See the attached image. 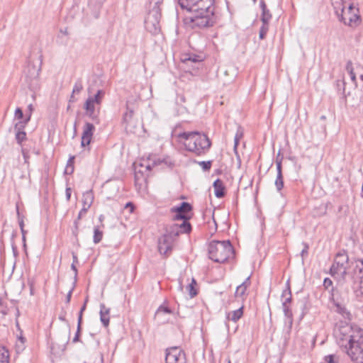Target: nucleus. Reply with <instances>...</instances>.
<instances>
[{
    "label": "nucleus",
    "mask_w": 363,
    "mask_h": 363,
    "mask_svg": "<svg viewBox=\"0 0 363 363\" xmlns=\"http://www.w3.org/2000/svg\"><path fill=\"white\" fill-rule=\"evenodd\" d=\"M72 291H73V288L71 289L69 291V292L67 293V296H66V301H67V303H69V301H70V299H71V297H72Z\"/></svg>",
    "instance_id": "48"
},
{
    "label": "nucleus",
    "mask_w": 363,
    "mask_h": 363,
    "mask_svg": "<svg viewBox=\"0 0 363 363\" xmlns=\"http://www.w3.org/2000/svg\"><path fill=\"white\" fill-rule=\"evenodd\" d=\"M30 119V114L23 121H19L15 125L16 139L18 144H21L26 138V133L23 129Z\"/></svg>",
    "instance_id": "14"
},
{
    "label": "nucleus",
    "mask_w": 363,
    "mask_h": 363,
    "mask_svg": "<svg viewBox=\"0 0 363 363\" xmlns=\"http://www.w3.org/2000/svg\"><path fill=\"white\" fill-rule=\"evenodd\" d=\"M133 116V111L132 110H127V111L123 115V121L125 123H129L131 118Z\"/></svg>",
    "instance_id": "37"
},
{
    "label": "nucleus",
    "mask_w": 363,
    "mask_h": 363,
    "mask_svg": "<svg viewBox=\"0 0 363 363\" xmlns=\"http://www.w3.org/2000/svg\"><path fill=\"white\" fill-rule=\"evenodd\" d=\"M308 245L306 243H304V248L302 250L301 255L302 257L308 255Z\"/></svg>",
    "instance_id": "46"
},
{
    "label": "nucleus",
    "mask_w": 363,
    "mask_h": 363,
    "mask_svg": "<svg viewBox=\"0 0 363 363\" xmlns=\"http://www.w3.org/2000/svg\"><path fill=\"white\" fill-rule=\"evenodd\" d=\"M162 0H150V10L145 21L146 30L153 35H157L160 31L161 9L160 4Z\"/></svg>",
    "instance_id": "6"
},
{
    "label": "nucleus",
    "mask_w": 363,
    "mask_h": 363,
    "mask_svg": "<svg viewBox=\"0 0 363 363\" xmlns=\"http://www.w3.org/2000/svg\"><path fill=\"white\" fill-rule=\"evenodd\" d=\"M185 354L181 348L172 347L166 350L165 363H184Z\"/></svg>",
    "instance_id": "11"
},
{
    "label": "nucleus",
    "mask_w": 363,
    "mask_h": 363,
    "mask_svg": "<svg viewBox=\"0 0 363 363\" xmlns=\"http://www.w3.org/2000/svg\"><path fill=\"white\" fill-rule=\"evenodd\" d=\"M22 152H23V158H24V160H25V162H26V163L28 162V160L29 157H28V153H27V152H26V151H25L24 150H23Z\"/></svg>",
    "instance_id": "49"
},
{
    "label": "nucleus",
    "mask_w": 363,
    "mask_h": 363,
    "mask_svg": "<svg viewBox=\"0 0 363 363\" xmlns=\"http://www.w3.org/2000/svg\"><path fill=\"white\" fill-rule=\"evenodd\" d=\"M18 340L21 342V343L22 345H23V344H24V342H25V340H25V338H24V337H19Z\"/></svg>",
    "instance_id": "57"
},
{
    "label": "nucleus",
    "mask_w": 363,
    "mask_h": 363,
    "mask_svg": "<svg viewBox=\"0 0 363 363\" xmlns=\"http://www.w3.org/2000/svg\"><path fill=\"white\" fill-rule=\"evenodd\" d=\"M83 89V85H82V81L80 80H78L75 83H74V85L73 86V89H72V94H79L81 92V91ZM70 101H74V96L72 95L71 96V99Z\"/></svg>",
    "instance_id": "29"
},
{
    "label": "nucleus",
    "mask_w": 363,
    "mask_h": 363,
    "mask_svg": "<svg viewBox=\"0 0 363 363\" xmlns=\"http://www.w3.org/2000/svg\"><path fill=\"white\" fill-rule=\"evenodd\" d=\"M72 189L70 187H67L65 190L66 199L67 201L70 200Z\"/></svg>",
    "instance_id": "45"
},
{
    "label": "nucleus",
    "mask_w": 363,
    "mask_h": 363,
    "mask_svg": "<svg viewBox=\"0 0 363 363\" xmlns=\"http://www.w3.org/2000/svg\"><path fill=\"white\" fill-rule=\"evenodd\" d=\"M80 330H81V327H79V325H77V332H76L75 335L72 340L73 343H76L79 341Z\"/></svg>",
    "instance_id": "41"
},
{
    "label": "nucleus",
    "mask_w": 363,
    "mask_h": 363,
    "mask_svg": "<svg viewBox=\"0 0 363 363\" xmlns=\"http://www.w3.org/2000/svg\"><path fill=\"white\" fill-rule=\"evenodd\" d=\"M242 286H245L247 289L250 287L251 283H250V277L249 276L245 279V280L240 284Z\"/></svg>",
    "instance_id": "44"
},
{
    "label": "nucleus",
    "mask_w": 363,
    "mask_h": 363,
    "mask_svg": "<svg viewBox=\"0 0 363 363\" xmlns=\"http://www.w3.org/2000/svg\"><path fill=\"white\" fill-rule=\"evenodd\" d=\"M94 194L91 190L86 191L82 195V204L83 207L88 209L91 206L94 201Z\"/></svg>",
    "instance_id": "17"
},
{
    "label": "nucleus",
    "mask_w": 363,
    "mask_h": 363,
    "mask_svg": "<svg viewBox=\"0 0 363 363\" xmlns=\"http://www.w3.org/2000/svg\"><path fill=\"white\" fill-rule=\"evenodd\" d=\"M183 9L192 13V27L199 28L213 26L216 22L214 0H179Z\"/></svg>",
    "instance_id": "2"
},
{
    "label": "nucleus",
    "mask_w": 363,
    "mask_h": 363,
    "mask_svg": "<svg viewBox=\"0 0 363 363\" xmlns=\"http://www.w3.org/2000/svg\"><path fill=\"white\" fill-rule=\"evenodd\" d=\"M268 30H269V23H262V26H261L260 30H259V39L262 40L265 38V36L268 32Z\"/></svg>",
    "instance_id": "34"
},
{
    "label": "nucleus",
    "mask_w": 363,
    "mask_h": 363,
    "mask_svg": "<svg viewBox=\"0 0 363 363\" xmlns=\"http://www.w3.org/2000/svg\"><path fill=\"white\" fill-rule=\"evenodd\" d=\"M94 130L95 127L92 123H86L84 124L81 141L82 147H86L90 144Z\"/></svg>",
    "instance_id": "13"
},
{
    "label": "nucleus",
    "mask_w": 363,
    "mask_h": 363,
    "mask_svg": "<svg viewBox=\"0 0 363 363\" xmlns=\"http://www.w3.org/2000/svg\"><path fill=\"white\" fill-rule=\"evenodd\" d=\"M72 258H73V262L72 263L74 264H77L78 263V258H77V256L75 253H72Z\"/></svg>",
    "instance_id": "52"
},
{
    "label": "nucleus",
    "mask_w": 363,
    "mask_h": 363,
    "mask_svg": "<svg viewBox=\"0 0 363 363\" xmlns=\"http://www.w3.org/2000/svg\"><path fill=\"white\" fill-rule=\"evenodd\" d=\"M276 164H277V175H279V174L283 175L282 170H281V160H277Z\"/></svg>",
    "instance_id": "43"
},
{
    "label": "nucleus",
    "mask_w": 363,
    "mask_h": 363,
    "mask_svg": "<svg viewBox=\"0 0 363 363\" xmlns=\"http://www.w3.org/2000/svg\"><path fill=\"white\" fill-rule=\"evenodd\" d=\"M196 284V282L194 279H191V282L189 284V285L186 286V290L188 291L189 296L191 298L194 297L197 294V291L195 289V285Z\"/></svg>",
    "instance_id": "28"
},
{
    "label": "nucleus",
    "mask_w": 363,
    "mask_h": 363,
    "mask_svg": "<svg viewBox=\"0 0 363 363\" xmlns=\"http://www.w3.org/2000/svg\"><path fill=\"white\" fill-rule=\"evenodd\" d=\"M105 91L102 89L97 91L94 96H89L85 101L84 109L85 115L96 123H99V115Z\"/></svg>",
    "instance_id": "7"
},
{
    "label": "nucleus",
    "mask_w": 363,
    "mask_h": 363,
    "mask_svg": "<svg viewBox=\"0 0 363 363\" xmlns=\"http://www.w3.org/2000/svg\"><path fill=\"white\" fill-rule=\"evenodd\" d=\"M203 171H208L211 168V161H201L199 162Z\"/></svg>",
    "instance_id": "36"
},
{
    "label": "nucleus",
    "mask_w": 363,
    "mask_h": 363,
    "mask_svg": "<svg viewBox=\"0 0 363 363\" xmlns=\"http://www.w3.org/2000/svg\"><path fill=\"white\" fill-rule=\"evenodd\" d=\"M63 33H64L65 35H67V34H68V33H67V30H65V31H63Z\"/></svg>",
    "instance_id": "64"
},
{
    "label": "nucleus",
    "mask_w": 363,
    "mask_h": 363,
    "mask_svg": "<svg viewBox=\"0 0 363 363\" xmlns=\"http://www.w3.org/2000/svg\"><path fill=\"white\" fill-rule=\"evenodd\" d=\"M213 186L214 188L215 196L217 198H222L225 196V188L224 186L223 182L220 179H217L213 182Z\"/></svg>",
    "instance_id": "16"
},
{
    "label": "nucleus",
    "mask_w": 363,
    "mask_h": 363,
    "mask_svg": "<svg viewBox=\"0 0 363 363\" xmlns=\"http://www.w3.org/2000/svg\"><path fill=\"white\" fill-rule=\"evenodd\" d=\"M181 224H177L179 231L182 233H189L191 231V225L189 222V220H182Z\"/></svg>",
    "instance_id": "22"
},
{
    "label": "nucleus",
    "mask_w": 363,
    "mask_h": 363,
    "mask_svg": "<svg viewBox=\"0 0 363 363\" xmlns=\"http://www.w3.org/2000/svg\"><path fill=\"white\" fill-rule=\"evenodd\" d=\"M349 257L345 250L338 252L330 269V274L333 277H341L343 279L347 273Z\"/></svg>",
    "instance_id": "8"
},
{
    "label": "nucleus",
    "mask_w": 363,
    "mask_h": 363,
    "mask_svg": "<svg viewBox=\"0 0 363 363\" xmlns=\"http://www.w3.org/2000/svg\"><path fill=\"white\" fill-rule=\"evenodd\" d=\"M82 320V314L79 313V317H78V323H77V325H79V327H81Z\"/></svg>",
    "instance_id": "56"
},
{
    "label": "nucleus",
    "mask_w": 363,
    "mask_h": 363,
    "mask_svg": "<svg viewBox=\"0 0 363 363\" xmlns=\"http://www.w3.org/2000/svg\"><path fill=\"white\" fill-rule=\"evenodd\" d=\"M21 231L22 233V236L26 235V231L24 230V228H23V230H21Z\"/></svg>",
    "instance_id": "60"
},
{
    "label": "nucleus",
    "mask_w": 363,
    "mask_h": 363,
    "mask_svg": "<svg viewBox=\"0 0 363 363\" xmlns=\"http://www.w3.org/2000/svg\"><path fill=\"white\" fill-rule=\"evenodd\" d=\"M333 4L335 13L340 21L349 26L357 25L359 20L358 9L351 4H343L342 0H336Z\"/></svg>",
    "instance_id": "5"
},
{
    "label": "nucleus",
    "mask_w": 363,
    "mask_h": 363,
    "mask_svg": "<svg viewBox=\"0 0 363 363\" xmlns=\"http://www.w3.org/2000/svg\"><path fill=\"white\" fill-rule=\"evenodd\" d=\"M208 256L215 262L224 263L234 257V249L229 240H213L208 247Z\"/></svg>",
    "instance_id": "4"
},
{
    "label": "nucleus",
    "mask_w": 363,
    "mask_h": 363,
    "mask_svg": "<svg viewBox=\"0 0 363 363\" xmlns=\"http://www.w3.org/2000/svg\"><path fill=\"white\" fill-rule=\"evenodd\" d=\"M243 315V306L237 310L229 312L227 315V319L233 322H237Z\"/></svg>",
    "instance_id": "21"
},
{
    "label": "nucleus",
    "mask_w": 363,
    "mask_h": 363,
    "mask_svg": "<svg viewBox=\"0 0 363 363\" xmlns=\"http://www.w3.org/2000/svg\"><path fill=\"white\" fill-rule=\"evenodd\" d=\"M174 240L169 235H162L158 240V250L160 253L168 257L172 251Z\"/></svg>",
    "instance_id": "12"
},
{
    "label": "nucleus",
    "mask_w": 363,
    "mask_h": 363,
    "mask_svg": "<svg viewBox=\"0 0 363 363\" xmlns=\"http://www.w3.org/2000/svg\"><path fill=\"white\" fill-rule=\"evenodd\" d=\"M179 289H180L181 291H182V290H183V286H182V283H180V285H179Z\"/></svg>",
    "instance_id": "62"
},
{
    "label": "nucleus",
    "mask_w": 363,
    "mask_h": 363,
    "mask_svg": "<svg viewBox=\"0 0 363 363\" xmlns=\"http://www.w3.org/2000/svg\"><path fill=\"white\" fill-rule=\"evenodd\" d=\"M323 286L326 289H328L330 287H332L331 291H333V281L330 278L327 277L324 279Z\"/></svg>",
    "instance_id": "38"
},
{
    "label": "nucleus",
    "mask_w": 363,
    "mask_h": 363,
    "mask_svg": "<svg viewBox=\"0 0 363 363\" xmlns=\"http://www.w3.org/2000/svg\"><path fill=\"white\" fill-rule=\"evenodd\" d=\"M28 111H29V114H28V116H29L30 114L31 115V113H32V112H33V109H34V108H33V104H29V105L28 106Z\"/></svg>",
    "instance_id": "55"
},
{
    "label": "nucleus",
    "mask_w": 363,
    "mask_h": 363,
    "mask_svg": "<svg viewBox=\"0 0 363 363\" xmlns=\"http://www.w3.org/2000/svg\"><path fill=\"white\" fill-rule=\"evenodd\" d=\"M291 291L289 281L286 283V289L282 291V305H290L291 302Z\"/></svg>",
    "instance_id": "20"
},
{
    "label": "nucleus",
    "mask_w": 363,
    "mask_h": 363,
    "mask_svg": "<svg viewBox=\"0 0 363 363\" xmlns=\"http://www.w3.org/2000/svg\"><path fill=\"white\" fill-rule=\"evenodd\" d=\"M145 169H146L147 170H150V169H151V168H150V165L149 164H146V165H145Z\"/></svg>",
    "instance_id": "61"
},
{
    "label": "nucleus",
    "mask_w": 363,
    "mask_h": 363,
    "mask_svg": "<svg viewBox=\"0 0 363 363\" xmlns=\"http://www.w3.org/2000/svg\"><path fill=\"white\" fill-rule=\"evenodd\" d=\"M242 137V133L241 131L238 130L237 133L235 135V138H234L235 148H236L237 146L238 145L239 141Z\"/></svg>",
    "instance_id": "40"
},
{
    "label": "nucleus",
    "mask_w": 363,
    "mask_h": 363,
    "mask_svg": "<svg viewBox=\"0 0 363 363\" xmlns=\"http://www.w3.org/2000/svg\"><path fill=\"white\" fill-rule=\"evenodd\" d=\"M260 7L262 9V11L267 9V5H266V4L264 3V1H260Z\"/></svg>",
    "instance_id": "53"
},
{
    "label": "nucleus",
    "mask_w": 363,
    "mask_h": 363,
    "mask_svg": "<svg viewBox=\"0 0 363 363\" xmlns=\"http://www.w3.org/2000/svg\"><path fill=\"white\" fill-rule=\"evenodd\" d=\"M110 311V308L106 307L104 303H101L100 304V320L105 328H107L109 325Z\"/></svg>",
    "instance_id": "15"
},
{
    "label": "nucleus",
    "mask_w": 363,
    "mask_h": 363,
    "mask_svg": "<svg viewBox=\"0 0 363 363\" xmlns=\"http://www.w3.org/2000/svg\"><path fill=\"white\" fill-rule=\"evenodd\" d=\"M74 160V157L71 156L67 161V170L70 169V173H72L74 171V167H73Z\"/></svg>",
    "instance_id": "39"
},
{
    "label": "nucleus",
    "mask_w": 363,
    "mask_h": 363,
    "mask_svg": "<svg viewBox=\"0 0 363 363\" xmlns=\"http://www.w3.org/2000/svg\"><path fill=\"white\" fill-rule=\"evenodd\" d=\"M174 136L179 143L184 145L187 151L198 156L205 155L211 146L208 137L200 132H182L174 133Z\"/></svg>",
    "instance_id": "3"
},
{
    "label": "nucleus",
    "mask_w": 363,
    "mask_h": 363,
    "mask_svg": "<svg viewBox=\"0 0 363 363\" xmlns=\"http://www.w3.org/2000/svg\"><path fill=\"white\" fill-rule=\"evenodd\" d=\"M23 246L26 247V235L22 236Z\"/></svg>",
    "instance_id": "59"
},
{
    "label": "nucleus",
    "mask_w": 363,
    "mask_h": 363,
    "mask_svg": "<svg viewBox=\"0 0 363 363\" xmlns=\"http://www.w3.org/2000/svg\"><path fill=\"white\" fill-rule=\"evenodd\" d=\"M71 268L74 271V277H76L77 276V267H76V264L72 263V265H71Z\"/></svg>",
    "instance_id": "50"
},
{
    "label": "nucleus",
    "mask_w": 363,
    "mask_h": 363,
    "mask_svg": "<svg viewBox=\"0 0 363 363\" xmlns=\"http://www.w3.org/2000/svg\"><path fill=\"white\" fill-rule=\"evenodd\" d=\"M246 291H247V289L245 286H243L241 284H240L236 288V290H235V296L236 297H239V298H243L246 296Z\"/></svg>",
    "instance_id": "30"
},
{
    "label": "nucleus",
    "mask_w": 363,
    "mask_h": 363,
    "mask_svg": "<svg viewBox=\"0 0 363 363\" xmlns=\"http://www.w3.org/2000/svg\"><path fill=\"white\" fill-rule=\"evenodd\" d=\"M172 311L164 305H161L156 311V315L159 316L162 314H172Z\"/></svg>",
    "instance_id": "31"
},
{
    "label": "nucleus",
    "mask_w": 363,
    "mask_h": 363,
    "mask_svg": "<svg viewBox=\"0 0 363 363\" xmlns=\"http://www.w3.org/2000/svg\"><path fill=\"white\" fill-rule=\"evenodd\" d=\"M187 60L194 62L201 61L199 56L189 57Z\"/></svg>",
    "instance_id": "47"
},
{
    "label": "nucleus",
    "mask_w": 363,
    "mask_h": 363,
    "mask_svg": "<svg viewBox=\"0 0 363 363\" xmlns=\"http://www.w3.org/2000/svg\"><path fill=\"white\" fill-rule=\"evenodd\" d=\"M359 78L362 81H363V74L359 75Z\"/></svg>",
    "instance_id": "63"
},
{
    "label": "nucleus",
    "mask_w": 363,
    "mask_h": 363,
    "mask_svg": "<svg viewBox=\"0 0 363 363\" xmlns=\"http://www.w3.org/2000/svg\"><path fill=\"white\" fill-rule=\"evenodd\" d=\"M86 302H87V299L85 300V302L84 303V305L82 306V307L81 308V310L79 311V313L80 314H82L83 313V311L85 310L86 308Z\"/></svg>",
    "instance_id": "54"
},
{
    "label": "nucleus",
    "mask_w": 363,
    "mask_h": 363,
    "mask_svg": "<svg viewBox=\"0 0 363 363\" xmlns=\"http://www.w3.org/2000/svg\"><path fill=\"white\" fill-rule=\"evenodd\" d=\"M333 302L336 307V312L340 314L344 318L351 320L352 315L346 307L337 301H333Z\"/></svg>",
    "instance_id": "18"
},
{
    "label": "nucleus",
    "mask_w": 363,
    "mask_h": 363,
    "mask_svg": "<svg viewBox=\"0 0 363 363\" xmlns=\"http://www.w3.org/2000/svg\"><path fill=\"white\" fill-rule=\"evenodd\" d=\"M88 208H85V207H83L82 206V208L80 210L79 214H78V216H77V220L74 222V230L73 231V233L77 236V233H78V229H79V226H78V224H79V220L82 218V216H84L86 212L88 211Z\"/></svg>",
    "instance_id": "25"
},
{
    "label": "nucleus",
    "mask_w": 363,
    "mask_h": 363,
    "mask_svg": "<svg viewBox=\"0 0 363 363\" xmlns=\"http://www.w3.org/2000/svg\"><path fill=\"white\" fill-rule=\"evenodd\" d=\"M277 191L280 192L284 187V178L283 175H277V178L274 182Z\"/></svg>",
    "instance_id": "32"
},
{
    "label": "nucleus",
    "mask_w": 363,
    "mask_h": 363,
    "mask_svg": "<svg viewBox=\"0 0 363 363\" xmlns=\"http://www.w3.org/2000/svg\"><path fill=\"white\" fill-rule=\"evenodd\" d=\"M282 308L287 322L290 325H291L293 323V313L290 305H282Z\"/></svg>",
    "instance_id": "24"
},
{
    "label": "nucleus",
    "mask_w": 363,
    "mask_h": 363,
    "mask_svg": "<svg viewBox=\"0 0 363 363\" xmlns=\"http://www.w3.org/2000/svg\"><path fill=\"white\" fill-rule=\"evenodd\" d=\"M271 18L272 14L267 9L262 11L261 20L262 23H269Z\"/></svg>",
    "instance_id": "33"
},
{
    "label": "nucleus",
    "mask_w": 363,
    "mask_h": 363,
    "mask_svg": "<svg viewBox=\"0 0 363 363\" xmlns=\"http://www.w3.org/2000/svg\"><path fill=\"white\" fill-rule=\"evenodd\" d=\"M346 70L350 76L352 82L357 86V79L356 74L354 71V67L352 62L351 61H348L346 65Z\"/></svg>",
    "instance_id": "27"
},
{
    "label": "nucleus",
    "mask_w": 363,
    "mask_h": 363,
    "mask_svg": "<svg viewBox=\"0 0 363 363\" xmlns=\"http://www.w3.org/2000/svg\"><path fill=\"white\" fill-rule=\"evenodd\" d=\"M336 342L354 363H363V329L357 325L341 323L335 330Z\"/></svg>",
    "instance_id": "1"
},
{
    "label": "nucleus",
    "mask_w": 363,
    "mask_h": 363,
    "mask_svg": "<svg viewBox=\"0 0 363 363\" xmlns=\"http://www.w3.org/2000/svg\"><path fill=\"white\" fill-rule=\"evenodd\" d=\"M192 207L190 203L187 202H182L179 206H174L171 208V212L174 213V220H189L191 218V211Z\"/></svg>",
    "instance_id": "10"
},
{
    "label": "nucleus",
    "mask_w": 363,
    "mask_h": 363,
    "mask_svg": "<svg viewBox=\"0 0 363 363\" xmlns=\"http://www.w3.org/2000/svg\"><path fill=\"white\" fill-rule=\"evenodd\" d=\"M99 219L101 222H102L104 219V215H100L99 217Z\"/></svg>",
    "instance_id": "58"
},
{
    "label": "nucleus",
    "mask_w": 363,
    "mask_h": 363,
    "mask_svg": "<svg viewBox=\"0 0 363 363\" xmlns=\"http://www.w3.org/2000/svg\"><path fill=\"white\" fill-rule=\"evenodd\" d=\"M16 213H17V217L18 220V224L20 226L21 230H23L24 228V220H23V216L20 213L18 206H16Z\"/></svg>",
    "instance_id": "35"
},
{
    "label": "nucleus",
    "mask_w": 363,
    "mask_h": 363,
    "mask_svg": "<svg viewBox=\"0 0 363 363\" xmlns=\"http://www.w3.org/2000/svg\"><path fill=\"white\" fill-rule=\"evenodd\" d=\"M181 233L179 231L177 223L169 225L167 229L165 235H169L170 238L175 241V239L179 236Z\"/></svg>",
    "instance_id": "19"
},
{
    "label": "nucleus",
    "mask_w": 363,
    "mask_h": 363,
    "mask_svg": "<svg viewBox=\"0 0 363 363\" xmlns=\"http://www.w3.org/2000/svg\"><path fill=\"white\" fill-rule=\"evenodd\" d=\"M354 282L352 289L356 297L363 296V259L357 260L354 269Z\"/></svg>",
    "instance_id": "9"
},
{
    "label": "nucleus",
    "mask_w": 363,
    "mask_h": 363,
    "mask_svg": "<svg viewBox=\"0 0 363 363\" xmlns=\"http://www.w3.org/2000/svg\"><path fill=\"white\" fill-rule=\"evenodd\" d=\"M103 231L100 230L99 226H95L94 228V236H93V242L95 244L99 243L103 238Z\"/></svg>",
    "instance_id": "26"
},
{
    "label": "nucleus",
    "mask_w": 363,
    "mask_h": 363,
    "mask_svg": "<svg viewBox=\"0 0 363 363\" xmlns=\"http://www.w3.org/2000/svg\"><path fill=\"white\" fill-rule=\"evenodd\" d=\"M125 208H130V211L132 212L134 209V206L131 202H128L125 204Z\"/></svg>",
    "instance_id": "51"
},
{
    "label": "nucleus",
    "mask_w": 363,
    "mask_h": 363,
    "mask_svg": "<svg viewBox=\"0 0 363 363\" xmlns=\"http://www.w3.org/2000/svg\"><path fill=\"white\" fill-rule=\"evenodd\" d=\"M15 117L18 119H22L23 117V113L20 108H17L15 111Z\"/></svg>",
    "instance_id": "42"
},
{
    "label": "nucleus",
    "mask_w": 363,
    "mask_h": 363,
    "mask_svg": "<svg viewBox=\"0 0 363 363\" xmlns=\"http://www.w3.org/2000/svg\"><path fill=\"white\" fill-rule=\"evenodd\" d=\"M9 357L8 349L0 345V363H9Z\"/></svg>",
    "instance_id": "23"
}]
</instances>
